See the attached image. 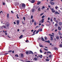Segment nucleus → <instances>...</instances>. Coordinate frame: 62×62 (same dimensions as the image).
Instances as JSON below:
<instances>
[{
  "label": "nucleus",
  "mask_w": 62,
  "mask_h": 62,
  "mask_svg": "<svg viewBox=\"0 0 62 62\" xmlns=\"http://www.w3.org/2000/svg\"><path fill=\"white\" fill-rule=\"evenodd\" d=\"M50 9L52 11L53 13H54V14L55 15L57 14H59V13L58 12H57V11H55V10H54V8H50Z\"/></svg>",
  "instance_id": "f257e3e1"
},
{
  "label": "nucleus",
  "mask_w": 62,
  "mask_h": 62,
  "mask_svg": "<svg viewBox=\"0 0 62 62\" xmlns=\"http://www.w3.org/2000/svg\"><path fill=\"white\" fill-rule=\"evenodd\" d=\"M25 53L26 54H27L28 55H29V54H33V52L31 51H27Z\"/></svg>",
  "instance_id": "f03ea898"
},
{
  "label": "nucleus",
  "mask_w": 62,
  "mask_h": 62,
  "mask_svg": "<svg viewBox=\"0 0 62 62\" xmlns=\"http://www.w3.org/2000/svg\"><path fill=\"white\" fill-rule=\"evenodd\" d=\"M24 7H25V4L23 3L22 4V6L21 5L19 6V8L21 9H23V8Z\"/></svg>",
  "instance_id": "7ed1b4c3"
},
{
  "label": "nucleus",
  "mask_w": 62,
  "mask_h": 62,
  "mask_svg": "<svg viewBox=\"0 0 62 62\" xmlns=\"http://www.w3.org/2000/svg\"><path fill=\"white\" fill-rule=\"evenodd\" d=\"M50 3L52 5H54V3L53 2L50 1Z\"/></svg>",
  "instance_id": "20e7f679"
},
{
  "label": "nucleus",
  "mask_w": 62,
  "mask_h": 62,
  "mask_svg": "<svg viewBox=\"0 0 62 62\" xmlns=\"http://www.w3.org/2000/svg\"><path fill=\"white\" fill-rule=\"evenodd\" d=\"M36 32V30H34L33 32V34L32 35V36H34V35H35V33Z\"/></svg>",
  "instance_id": "39448f33"
},
{
  "label": "nucleus",
  "mask_w": 62,
  "mask_h": 62,
  "mask_svg": "<svg viewBox=\"0 0 62 62\" xmlns=\"http://www.w3.org/2000/svg\"><path fill=\"white\" fill-rule=\"evenodd\" d=\"M39 30H40V29H39L37 31H36L35 33L36 34H38V33H39V32H40Z\"/></svg>",
  "instance_id": "423d86ee"
},
{
  "label": "nucleus",
  "mask_w": 62,
  "mask_h": 62,
  "mask_svg": "<svg viewBox=\"0 0 62 62\" xmlns=\"http://www.w3.org/2000/svg\"><path fill=\"white\" fill-rule=\"evenodd\" d=\"M20 23V21L19 20H17L16 22V23L17 25H18L19 24V23Z\"/></svg>",
  "instance_id": "0eeeda50"
},
{
  "label": "nucleus",
  "mask_w": 62,
  "mask_h": 62,
  "mask_svg": "<svg viewBox=\"0 0 62 62\" xmlns=\"http://www.w3.org/2000/svg\"><path fill=\"white\" fill-rule=\"evenodd\" d=\"M41 40H42V41H45V40L44 39V38H43L42 37H41Z\"/></svg>",
  "instance_id": "6e6552de"
},
{
  "label": "nucleus",
  "mask_w": 62,
  "mask_h": 62,
  "mask_svg": "<svg viewBox=\"0 0 62 62\" xmlns=\"http://www.w3.org/2000/svg\"><path fill=\"white\" fill-rule=\"evenodd\" d=\"M54 50H55L56 51H57L58 50V48H57L56 47H54Z\"/></svg>",
  "instance_id": "1a4fd4ad"
},
{
  "label": "nucleus",
  "mask_w": 62,
  "mask_h": 62,
  "mask_svg": "<svg viewBox=\"0 0 62 62\" xmlns=\"http://www.w3.org/2000/svg\"><path fill=\"white\" fill-rule=\"evenodd\" d=\"M46 42H47V43H50V40H48V41H45Z\"/></svg>",
  "instance_id": "9d476101"
},
{
  "label": "nucleus",
  "mask_w": 62,
  "mask_h": 62,
  "mask_svg": "<svg viewBox=\"0 0 62 62\" xmlns=\"http://www.w3.org/2000/svg\"><path fill=\"white\" fill-rule=\"evenodd\" d=\"M37 59H38V58H37L36 57H35V58H34V60H34V61H37Z\"/></svg>",
  "instance_id": "9b49d317"
},
{
  "label": "nucleus",
  "mask_w": 62,
  "mask_h": 62,
  "mask_svg": "<svg viewBox=\"0 0 62 62\" xmlns=\"http://www.w3.org/2000/svg\"><path fill=\"white\" fill-rule=\"evenodd\" d=\"M58 30H61V28L59 26L58 27Z\"/></svg>",
  "instance_id": "f8f14e48"
},
{
  "label": "nucleus",
  "mask_w": 62,
  "mask_h": 62,
  "mask_svg": "<svg viewBox=\"0 0 62 62\" xmlns=\"http://www.w3.org/2000/svg\"><path fill=\"white\" fill-rule=\"evenodd\" d=\"M41 21L42 23H43V22H44V19H42V20H41Z\"/></svg>",
  "instance_id": "ddd939ff"
},
{
  "label": "nucleus",
  "mask_w": 62,
  "mask_h": 62,
  "mask_svg": "<svg viewBox=\"0 0 62 62\" xmlns=\"http://www.w3.org/2000/svg\"><path fill=\"white\" fill-rule=\"evenodd\" d=\"M40 55H39L38 56L39 57H40V58H42V55H40Z\"/></svg>",
  "instance_id": "4468645a"
},
{
  "label": "nucleus",
  "mask_w": 62,
  "mask_h": 62,
  "mask_svg": "<svg viewBox=\"0 0 62 62\" xmlns=\"http://www.w3.org/2000/svg\"><path fill=\"white\" fill-rule=\"evenodd\" d=\"M59 25H62V22H59Z\"/></svg>",
  "instance_id": "2eb2a0df"
},
{
  "label": "nucleus",
  "mask_w": 62,
  "mask_h": 62,
  "mask_svg": "<svg viewBox=\"0 0 62 62\" xmlns=\"http://www.w3.org/2000/svg\"><path fill=\"white\" fill-rule=\"evenodd\" d=\"M31 11L32 12H34V11H35V9H32L31 10Z\"/></svg>",
  "instance_id": "dca6fc26"
},
{
  "label": "nucleus",
  "mask_w": 62,
  "mask_h": 62,
  "mask_svg": "<svg viewBox=\"0 0 62 62\" xmlns=\"http://www.w3.org/2000/svg\"><path fill=\"white\" fill-rule=\"evenodd\" d=\"M61 43L62 44H61L59 45V47H60V48L62 47V42H61Z\"/></svg>",
  "instance_id": "f3484780"
},
{
  "label": "nucleus",
  "mask_w": 62,
  "mask_h": 62,
  "mask_svg": "<svg viewBox=\"0 0 62 62\" xmlns=\"http://www.w3.org/2000/svg\"><path fill=\"white\" fill-rule=\"evenodd\" d=\"M50 38H51V40H53V37L52 36H51Z\"/></svg>",
  "instance_id": "a211bd4d"
},
{
  "label": "nucleus",
  "mask_w": 62,
  "mask_h": 62,
  "mask_svg": "<svg viewBox=\"0 0 62 62\" xmlns=\"http://www.w3.org/2000/svg\"><path fill=\"white\" fill-rule=\"evenodd\" d=\"M23 37V35H21L19 37V39H22V38Z\"/></svg>",
  "instance_id": "6ab92c4d"
},
{
  "label": "nucleus",
  "mask_w": 62,
  "mask_h": 62,
  "mask_svg": "<svg viewBox=\"0 0 62 62\" xmlns=\"http://www.w3.org/2000/svg\"><path fill=\"white\" fill-rule=\"evenodd\" d=\"M59 35H60V36H62V34L61 33H60V32H59Z\"/></svg>",
  "instance_id": "aec40b11"
},
{
  "label": "nucleus",
  "mask_w": 62,
  "mask_h": 62,
  "mask_svg": "<svg viewBox=\"0 0 62 62\" xmlns=\"http://www.w3.org/2000/svg\"><path fill=\"white\" fill-rule=\"evenodd\" d=\"M9 24H7L6 25V26L7 27H9Z\"/></svg>",
  "instance_id": "412c9836"
},
{
  "label": "nucleus",
  "mask_w": 62,
  "mask_h": 62,
  "mask_svg": "<svg viewBox=\"0 0 62 62\" xmlns=\"http://www.w3.org/2000/svg\"><path fill=\"white\" fill-rule=\"evenodd\" d=\"M35 2V0H32L31 1L32 3H34Z\"/></svg>",
  "instance_id": "4be33fe9"
},
{
  "label": "nucleus",
  "mask_w": 62,
  "mask_h": 62,
  "mask_svg": "<svg viewBox=\"0 0 62 62\" xmlns=\"http://www.w3.org/2000/svg\"><path fill=\"white\" fill-rule=\"evenodd\" d=\"M16 17H17V19H19V17H18V14H17Z\"/></svg>",
  "instance_id": "5701e85b"
},
{
  "label": "nucleus",
  "mask_w": 62,
  "mask_h": 62,
  "mask_svg": "<svg viewBox=\"0 0 62 62\" xmlns=\"http://www.w3.org/2000/svg\"><path fill=\"white\" fill-rule=\"evenodd\" d=\"M56 17H54V21L55 22L56 21Z\"/></svg>",
  "instance_id": "b1692460"
},
{
  "label": "nucleus",
  "mask_w": 62,
  "mask_h": 62,
  "mask_svg": "<svg viewBox=\"0 0 62 62\" xmlns=\"http://www.w3.org/2000/svg\"><path fill=\"white\" fill-rule=\"evenodd\" d=\"M40 8H39L38 9V11H40Z\"/></svg>",
  "instance_id": "393cba45"
},
{
  "label": "nucleus",
  "mask_w": 62,
  "mask_h": 62,
  "mask_svg": "<svg viewBox=\"0 0 62 62\" xmlns=\"http://www.w3.org/2000/svg\"><path fill=\"white\" fill-rule=\"evenodd\" d=\"M50 21L52 22H53V20L52 19V18H51L50 19Z\"/></svg>",
  "instance_id": "a878e982"
},
{
  "label": "nucleus",
  "mask_w": 62,
  "mask_h": 62,
  "mask_svg": "<svg viewBox=\"0 0 62 62\" xmlns=\"http://www.w3.org/2000/svg\"><path fill=\"white\" fill-rule=\"evenodd\" d=\"M44 39H45L46 40H47V39L46 36H45L44 37Z\"/></svg>",
  "instance_id": "bb28decb"
},
{
  "label": "nucleus",
  "mask_w": 62,
  "mask_h": 62,
  "mask_svg": "<svg viewBox=\"0 0 62 62\" xmlns=\"http://www.w3.org/2000/svg\"><path fill=\"white\" fill-rule=\"evenodd\" d=\"M56 39H59V37L57 36L56 37Z\"/></svg>",
  "instance_id": "cd10ccee"
},
{
  "label": "nucleus",
  "mask_w": 62,
  "mask_h": 62,
  "mask_svg": "<svg viewBox=\"0 0 62 62\" xmlns=\"http://www.w3.org/2000/svg\"><path fill=\"white\" fill-rule=\"evenodd\" d=\"M43 8H45V7L44 6H43L42 8V9L43 10Z\"/></svg>",
  "instance_id": "c85d7f7f"
},
{
  "label": "nucleus",
  "mask_w": 62,
  "mask_h": 62,
  "mask_svg": "<svg viewBox=\"0 0 62 62\" xmlns=\"http://www.w3.org/2000/svg\"><path fill=\"white\" fill-rule=\"evenodd\" d=\"M34 24L35 25H37V23H36V21H34Z\"/></svg>",
  "instance_id": "c756f323"
},
{
  "label": "nucleus",
  "mask_w": 62,
  "mask_h": 62,
  "mask_svg": "<svg viewBox=\"0 0 62 62\" xmlns=\"http://www.w3.org/2000/svg\"><path fill=\"white\" fill-rule=\"evenodd\" d=\"M48 57H49L50 58H51V57H52V55H51V54L49 55V56Z\"/></svg>",
  "instance_id": "7c9ffc66"
},
{
  "label": "nucleus",
  "mask_w": 62,
  "mask_h": 62,
  "mask_svg": "<svg viewBox=\"0 0 62 62\" xmlns=\"http://www.w3.org/2000/svg\"><path fill=\"white\" fill-rule=\"evenodd\" d=\"M48 53L50 54H51V52L50 51H48L47 52V54H48Z\"/></svg>",
  "instance_id": "2f4dec72"
},
{
  "label": "nucleus",
  "mask_w": 62,
  "mask_h": 62,
  "mask_svg": "<svg viewBox=\"0 0 62 62\" xmlns=\"http://www.w3.org/2000/svg\"><path fill=\"white\" fill-rule=\"evenodd\" d=\"M42 29L41 28L40 29V30H39V31L40 32H42Z\"/></svg>",
  "instance_id": "473e14b6"
},
{
  "label": "nucleus",
  "mask_w": 62,
  "mask_h": 62,
  "mask_svg": "<svg viewBox=\"0 0 62 62\" xmlns=\"http://www.w3.org/2000/svg\"><path fill=\"white\" fill-rule=\"evenodd\" d=\"M46 61H49V60H50L48 59H46Z\"/></svg>",
  "instance_id": "72a5a7b5"
},
{
  "label": "nucleus",
  "mask_w": 62,
  "mask_h": 62,
  "mask_svg": "<svg viewBox=\"0 0 62 62\" xmlns=\"http://www.w3.org/2000/svg\"><path fill=\"white\" fill-rule=\"evenodd\" d=\"M40 3H41V2H39L37 4L38 5H39L40 4Z\"/></svg>",
  "instance_id": "f704fd0d"
},
{
  "label": "nucleus",
  "mask_w": 62,
  "mask_h": 62,
  "mask_svg": "<svg viewBox=\"0 0 62 62\" xmlns=\"http://www.w3.org/2000/svg\"><path fill=\"white\" fill-rule=\"evenodd\" d=\"M7 17L8 18H9V14H8L7 15Z\"/></svg>",
  "instance_id": "c9c22d12"
},
{
  "label": "nucleus",
  "mask_w": 62,
  "mask_h": 62,
  "mask_svg": "<svg viewBox=\"0 0 62 62\" xmlns=\"http://www.w3.org/2000/svg\"><path fill=\"white\" fill-rule=\"evenodd\" d=\"M34 19H32V23H34Z\"/></svg>",
  "instance_id": "e433bc0d"
},
{
  "label": "nucleus",
  "mask_w": 62,
  "mask_h": 62,
  "mask_svg": "<svg viewBox=\"0 0 62 62\" xmlns=\"http://www.w3.org/2000/svg\"><path fill=\"white\" fill-rule=\"evenodd\" d=\"M55 22H56V23H58V20H56V21H55Z\"/></svg>",
  "instance_id": "4c0bfd02"
},
{
  "label": "nucleus",
  "mask_w": 62,
  "mask_h": 62,
  "mask_svg": "<svg viewBox=\"0 0 62 62\" xmlns=\"http://www.w3.org/2000/svg\"><path fill=\"white\" fill-rule=\"evenodd\" d=\"M55 27H57V24L56 23L55 24Z\"/></svg>",
  "instance_id": "58836bf2"
},
{
  "label": "nucleus",
  "mask_w": 62,
  "mask_h": 62,
  "mask_svg": "<svg viewBox=\"0 0 62 62\" xmlns=\"http://www.w3.org/2000/svg\"><path fill=\"white\" fill-rule=\"evenodd\" d=\"M39 46L40 47H43V46H42V45H39Z\"/></svg>",
  "instance_id": "ea45409f"
},
{
  "label": "nucleus",
  "mask_w": 62,
  "mask_h": 62,
  "mask_svg": "<svg viewBox=\"0 0 62 62\" xmlns=\"http://www.w3.org/2000/svg\"><path fill=\"white\" fill-rule=\"evenodd\" d=\"M44 17H45V16L44 15L42 16L41 18H44Z\"/></svg>",
  "instance_id": "a19ab883"
},
{
  "label": "nucleus",
  "mask_w": 62,
  "mask_h": 62,
  "mask_svg": "<svg viewBox=\"0 0 62 62\" xmlns=\"http://www.w3.org/2000/svg\"><path fill=\"white\" fill-rule=\"evenodd\" d=\"M23 54H21V56L22 57H23Z\"/></svg>",
  "instance_id": "79ce46f5"
},
{
  "label": "nucleus",
  "mask_w": 62,
  "mask_h": 62,
  "mask_svg": "<svg viewBox=\"0 0 62 62\" xmlns=\"http://www.w3.org/2000/svg\"><path fill=\"white\" fill-rule=\"evenodd\" d=\"M44 50L45 51H48V49H47L46 48H44Z\"/></svg>",
  "instance_id": "37998d69"
},
{
  "label": "nucleus",
  "mask_w": 62,
  "mask_h": 62,
  "mask_svg": "<svg viewBox=\"0 0 62 62\" xmlns=\"http://www.w3.org/2000/svg\"><path fill=\"white\" fill-rule=\"evenodd\" d=\"M23 19H24V21H25V17H23Z\"/></svg>",
  "instance_id": "c03bdc74"
},
{
  "label": "nucleus",
  "mask_w": 62,
  "mask_h": 62,
  "mask_svg": "<svg viewBox=\"0 0 62 62\" xmlns=\"http://www.w3.org/2000/svg\"><path fill=\"white\" fill-rule=\"evenodd\" d=\"M11 52H12V50H10L8 52V53H11Z\"/></svg>",
  "instance_id": "a18cd8bd"
},
{
  "label": "nucleus",
  "mask_w": 62,
  "mask_h": 62,
  "mask_svg": "<svg viewBox=\"0 0 62 62\" xmlns=\"http://www.w3.org/2000/svg\"><path fill=\"white\" fill-rule=\"evenodd\" d=\"M58 7L57 6H56L55 7V8L56 9H57V8H58Z\"/></svg>",
  "instance_id": "49530a36"
},
{
  "label": "nucleus",
  "mask_w": 62,
  "mask_h": 62,
  "mask_svg": "<svg viewBox=\"0 0 62 62\" xmlns=\"http://www.w3.org/2000/svg\"><path fill=\"white\" fill-rule=\"evenodd\" d=\"M40 53H42V50H41V49L40 50Z\"/></svg>",
  "instance_id": "de8ad7c7"
},
{
  "label": "nucleus",
  "mask_w": 62,
  "mask_h": 62,
  "mask_svg": "<svg viewBox=\"0 0 62 62\" xmlns=\"http://www.w3.org/2000/svg\"><path fill=\"white\" fill-rule=\"evenodd\" d=\"M1 12H2V14H3V11H1L0 12V14H1Z\"/></svg>",
  "instance_id": "09e8293b"
},
{
  "label": "nucleus",
  "mask_w": 62,
  "mask_h": 62,
  "mask_svg": "<svg viewBox=\"0 0 62 62\" xmlns=\"http://www.w3.org/2000/svg\"><path fill=\"white\" fill-rule=\"evenodd\" d=\"M33 16H31V19H33Z\"/></svg>",
  "instance_id": "8fccbe9b"
},
{
  "label": "nucleus",
  "mask_w": 62,
  "mask_h": 62,
  "mask_svg": "<svg viewBox=\"0 0 62 62\" xmlns=\"http://www.w3.org/2000/svg\"><path fill=\"white\" fill-rule=\"evenodd\" d=\"M11 12L12 13H14V12H13V11H11Z\"/></svg>",
  "instance_id": "3c124183"
},
{
  "label": "nucleus",
  "mask_w": 62,
  "mask_h": 62,
  "mask_svg": "<svg viewBox=\"0 0 62 62\" xmlns=\"http://www.w3.org/2000/svg\"><path fill=\"white\" fill-rule=\"evenodd\" d=\"M46 25L47 26H49V25L48 24H46Z\"/></svg>",
  "instance_id": "603ef678"
},
{
  "label": "nucleus",
  "mask_w": 62,
  "mask_h": 62,
  "mask_svg": "<svg viewBox=\"0 0 62 62\" xmlns=\"http://www.w3.org/2000/svg\"><path fill=\"white\" fill-rule=\"evenodd\" d=\"M15 56H16V57H18V55L17 54L15 55Z\"/></svg>",
  "instance_id": "864d4df0"
},
{
  "label": "nucleus",
  "mask_w": 62,
  "mask_h": 62,
  "mask_svg": "<svg viewBox=\"0 0 62 62\" xmlns=\"http://www.w3.org/2000/svg\"><path fill=\"white\" fill-rule=\"evenodd\" d=\"M37 27H38V28L39 27V26H36L35 28V29L37 28Z\"/></svg>",
  "instance_id": "5fc2aeb1"
},
{
  "label": "nucleus",
  "mask_w": 62,
  "mask_h": 62,
  "mask_svg": "<svg viewBox=\"0 0 62 62\" xmlns=\"http://www.w3.org/2000/svg\"><path fill=\"white\" fill-rule=\"evenodd\" d=\"M8 53H5V55H6V54H8Z\"/></svg>",
  "instance_id": "6e6d98bb"
},
{
  "label": "nucleus",
  "mask_w": 62,
  "mask_h": 62,
  "mask_svg": "<svg viewBox=\"0 0 62 62\" xmlns=\"http://www.w3.org/2000/svg\"><path fill=\"white\" fill-rule=\"evenodd\" d=\"M43 15V13H42L41 14H40V16H42V15Z\"/></svg>",
  "instance_id": "4d7b16f0"
},
{
  "label": "nucleus",
  "mask_w": 62,
  "mask_h": 62,
  "mask_svg": "<svg viewBox=\"0 0 62 62\" xmlns=\"http://www.w3.org/2000/svg\"><path fill=\"white\" fill-rule=\"evenodd\" d=\"M26 42H27V43H28V40H26Z\"/></svg>",
  "instance_id": "13d9d810"
},
{
  "label": "nucleus",
  "mask_w": 62,
  "mask_h": 62,
  "mask_svg": "<svg viewBox=\"0 0 62 62\" xmlns=\"http://www.w3.org/2000/svg\"><path fill=\"white\" fill-rule=\"evenodd\" d=\"M3 28H6V26H5L3 27Z\"/></svg>",
  "instance_id": "bf43d9fd"
},
{
  "label": "nucleus",
  "mask_w": 62,
  "mask_h": 62,
  "mask_svg": "<svg viewBox=\"0 0 62 62\" xmlns=\"http://www.w3.org/2000/svg\"><path fill=\"white\" fill-rule=\"evenodd\" d=\"M19 31H20V30L19 29H18L17 30V32H19Z\"/></svg>",
  "instance_id": "052dcab7"
},
{
  "label": "nucleus",
  "mask_w": 62,
  "mask_h": 62,
  "mask_svg": "<svg viewBox=\"0 0 62 62\" xmlns=\"http://www.w3.org/2000/svg\"><path fill=\"white\" fill-rule=\"evenodd\" d=\"M3 5H5V2H3Z\"/></svg>",
  "instance_id": "680f3d73"
},
{
  "label": "nucleus",
  "mask_w": 62,
  "mask_h": 62,
  "mask_svg": "<svg viewBox=\"0 0 62 62\" xmlns=\"http://www.w3.org/2000/svg\"><path fill=\"white\" fill-rule=\"evenodd\" d=\"M14 24H16V22H14Z\"/></svg>",
  "instance_id": "e2e57ef3"
},
{
  "label": "nucleus",
  "mask_w": 62,
  "mask_h": 62,
  "mask_svg": "<svg viewBox=\"0 0 62 62\" xmlns=\"http://www.w3.org/2000/svg\"><path fill=\"white\" fill-rule=\"evenodd\" d=\"M30 23L31 24H32V22L31 21L30 22Z\"/></svg>",
  "instance_id": "0e129e2a"
},
{
  "label": "nucleus",
  "mask_w": 62,
  "mask_h": 62,
  "mask_svg": "<svg viewBox=\"0 0 62 62\" xmlns=\"http://www.w3.org/2000/svg\"><path fill=\"white\" fill-rule=\"evenodd\" d=\"M60 39H62V37H61V36H60Z\"/></svg>",
  "instance_id": "69168bd1"
},
{
  "label": "nucleus",
  "mask_w": 62,
  "mask_h": 62,
  "mask_svg": "<svg viewBox=\"0 0 62 62\" xmlns=\"http://www.w3.org/2000/svg\"><path fill=\"white\" fill-rule=\"evenodd\" d=\"M50 17H48V20H50Z\"/></svg>",
  "instance_id": "338daca9"
},
{
  "label": "nucleus",
  "mask_w": 62,
  "mask_h": 62,
  "mask_svg": "<svg viewBox=\"0 0 62 62\" xmlns=\"http://www.w3.org/2000/svg\"><path fill=\"white\" fill-rule=\"evenodd\" d=\"M48 8H51V6L50 5H48Z\"/></svg>",
  "instance_id": "774afa93"
}]
</instances>
